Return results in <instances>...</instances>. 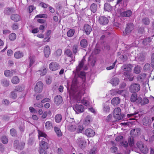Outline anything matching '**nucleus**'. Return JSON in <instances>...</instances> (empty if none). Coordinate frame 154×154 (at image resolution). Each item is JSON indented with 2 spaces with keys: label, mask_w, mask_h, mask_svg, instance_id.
<instances>
[{
  "label": "nucleus",
  "mask_w": 154,
  "mask_h": 154,
  "mask_svg": "<svg viewBox=\"0 0 154 154\" xmlns=\"http://www.w3.org/2000/svg\"><path fill=\"white\" fill-rule=\"evenodd\" d=\"M62 53V51L61 49H59L56 51L55 54L58 57L59 56L61 55Z\"/></svg>",
  "instance_id": "nucleus-58"
},
{
  "label": "nucleus",
  "mask_w": 154,
  "mask_h": 154,
  "mask_svg": "<svg viewBox=\"0 0 154 154\" xmlns=\"http://www.w3.org/2000/svg\"><path fill=\"white\" fill-rule=\"evenodd\" d=\"M80 45L82 47L85 48L87 45V42L86 39H82L80 42Z\"/></svg>",
  "instance_id": "nucleus-39"
},
{
  "label": "nucleus",
  "mask_w": 154,
  "mask_h": 154,
  "mask_svg": "<svg viewBox=\"0 0 154 154\" xmlns=\"http://www.w3.org/2000/svg\"><path fill=\"white\" fill-rule=\"evenodd\" d=\"M150 68V65L149 63H146L144 66L143 70L144 71H146L149 69Z\"/></svg>",
  "instance_id": "nucleus-56"
},
{
  "label": "nucleus",
  "mask_w": 154,
  "mask_h": 154,
  "mask_svg": "<svg viewBox=\"0 0 154 154\" xmlns=\"http://www.w3.org/2000/svg\"><path fill=\"white\" fill-rule=\"evenodd\" d=\"M121 114V109L119 107L116 108L113 112V116L116 120H119L123 118Z\"/></svg>",
  "instance_id": "nucleus-4"
},
{
  "label": "nucleus",
  "mask_w": 154,
  "mask_h": 154,
  "mask_svg": "<svg viewBox=\"0 0 154 154\" xmlns=\"http://www.w3.org/2000/svg\"><path fill=\"white\" fill-rule=\"evenodd\" d=\"M140 133V129L139 128H136L132 129L130 131L131 134L134 136L139 135Z\"/></svg>",
  "instance_id": "nucleus-15"
},
{
  "label": "nucleus",
  "mask_w": 154,
  "mask_h": 154,
  "mask_svg": "<svg viewBox=\"0 0 154 154\" xmlns=\"http://www.w3.org/2000/svg\"><path fill=\"white\" fill-rule=\"evenodd\" d=\"M55 120L57 123L60 122L62 119V116L60 114H57L55 117Z\"/></svg>",
  "instance_id": "nucleus-34"
},
{
  "label": "nucleus",
  "mask_w": 154,
  "mask_h": 154,
  "mask_svg": "<svg viewBox=\"0 0 154 154\" xmlns=\"http://www.w3.org/2000/svg\"><path fill=\"white\" fill-rule=\"evenodd\" d=\"M132 68V65L130 64H125L122 66L121 69L124 71H129Z\"/></svg>",
  "instance_id": "nucleus-22"
},
{
  "label": "nucleus",
  "mask_w": 154,
  "mask_h": 154,
  "mask_svg": "<svg viewBox=\"0 0 154 154\" xmlns=\"http://www.w3.org/2000/svg\"><path fill=\"white\" fill-rule=\"evenodd\" d=\"M142 22L143 24L147 25L150 23V21L149 18L144 17L142 19Z\"/></svg>",
  "instance_id": "nucleus-35"
},
{
  "label": "nucleus",
  "mask_w": 154,
  "mask_h": 154,
  "mask_svg": "<svg viewBox=\"0 0 154 154\" xmlns=\"http://www.w3.org/2000/svg\"><path fill=\"white\" fill-rule=\"evenodd\" d=\"M11 19L15 22H18L20 20L21 18L18 14H12L11 16Z\"/></svg>",
  "instance_id": "nucleus-17"
},
{
  "label": "nucleus",
  "mask_w": 154,
  "mask_h": 154,
  "mask_svg": "<svg viewBox=\"0 0 154 154\" xmlns=\"http://www.w3.org/2000/svg\"><path fill=\"white\" fill-rule=\"evenodd\" d=\"M14 56L15 58H21L23 56V54L20 51H18L15 53Z\"/></svg>",
  "instance_id": "nucleus-33"
},
{
  "label": "nucleus",
  "mask_w": 154,
  "mask_h": 154,
  "mask_svg": "<svg viewBox=\"0 0 154 154\" xmlns=\"http://www.w3.org/2000/svg\"><path fill=\"white\" fill-rule=\"evenodd\" d=\"M71 121L73 122H74L73 119H72ZM67 129L70 132L79 133L82 132L84 129V128L82 125H78L73 123H69L67 127Z\"/></svg>",
  "instance_id": "nucleus-2"
},
{
  "label": "nucleus",
  "mask_w": 154,
  "mask_h": 154,
  "mask_svg": "<svg viewBox=\"0 0 154 154\" xmlns=\"http://www.w3.org/2000/svg\"><path fill=\"white\" fill-rule=\"evenodd\" d=\"M11 81L13 84H16L19 82L20 79L17 76H15L12 78Z\"/></svg>",
  "instance_id": "nucleus-30"
},
{
  "label": "nucleus",
  "mask_w": 154,
  "mask_h": 154,
  "mask_svg": "<svg viewBox=\"0 0 154 154\" xmlns=\"http://www.w3.org/2000/svg\"><path fill=\"white\" fill-rule=\"evenodd\" d=\"M134 26L133 23H128L125 30L126 34H127L131 32L134 29Z\"/></svg>",
  "instance_id": "nucleus-14"
},
{
  "label": "nucleus",
  "mask_w": 154,
  "mask_h": 154,
  "mask_svg": "<svg viewBox=\"0 0 154 154\" xmlns=\"http://www.w3.org/2000/svg\"><path fill=\"white\" fill-rule=\"evenodd\" d=\"M38 132L39 143H42L43 141L44 143L48 142L49 138L47 135L45 133L40 131H38Z\"/></svg>",
  "instance_id": "nucleus-3"
},
{
  "label": "nucleus",
  "mask_w": 154,
  "mask_h": 154,
  "mask_svg": "<svg viewBox=\"0 0 154 154\" xmlns=\"http://www.w3.org/2000/svg\"><path fill=\"white\" fill-rule=\"evenodd\" d=\"M138 103H140L141 105H143L149 103V100L146 97L143 98L142 100L140 97H138Z\"/></svg>",
  "instance_id": "nucleus-16"
},
{
  "label": "nucleus",
  "mask_w": 154,
  "mask_h": 154,
  "mask_svg": "<svg viewBox=\"0 0 154 154\" xmlns=\"http://www.w3.org/2000/svg\"><path fill=\"white\" fill-rule=\"evenodd\" d=\"M97 9V6L95 4H92L91 6V11L93 13L96 12Z\"/></svg>",
  "instance_id": "nucleus-38"
},
{
  "label": "nucleus",
  "mask_w": 154,
  "mask_h": 154,
  "mask_svg": "<svg viewBox=\"0 0 154 154\" xmlns=\"http://www.w3.org/2000/svg\"><path fill=\"white\" fill-rule=\"evenodd\" d=\"M1 140L2 142L4 144L7 143L8 142V140L7 138L5 136H3L1 138Z\"/></svg>",
  "instance_id": "nucleus-50"
},
{
  "label": "nucleus",
  "mask_w": 154,
  "mask_h": 154,
  "mask_svg": "<svg viewBox=\"0 0 154 154\" xmlns=\"http://www.w3.org/2000/svg\"><path fill=\"white\" fill-rule=\"evenodd\" d=\"M136 145L137 146L139 149L143 147V146L144 145L141 141H138L137 142Z\"/></svg>",
  "instance_id": "nucleus-54"
},
{
  "label": "nucleus",
  "mask_w": 154,
  "mask_h": 154,
  "mask_svg": "<svg viewBox=\"0 0 154 154\" xmlns=\"http://www.w3.org/2000/svg\"><path fill=\"white\" fill-rule=\"evenodd\" d=\"M100 51V49L99 47H96L93 53L96 54H99Z\"/></svg>",
  "instance_id": "nucleus-49"
},
{
  "label": "nucleus",
  "mask_w": 154,
  "mask_h": 154,
  "mask_svg": "<svg viewBox=\"0 0 154 154\" xmlns=\"http://www.w3.org/2000/svg\"><path fill=\"white\" fill-rule=\"evenodd\" d=\"M140 86L138 84H132L129 87V91L131 93L138 92L140 90Z\"/></svg>",
  "instance_id": "nucleus-6"
},
{
  "label": "nucleus",
  "mask_w": 154,
  "mask_h": 154,
  "mask_svg": "<svg viewBox=\"0 0 154 154\" xmlns=\"http://www.w3.org/2000/svg\"><path fill=\"white\" fill-rule=\"evenodd\" d=\"M39 145L40 147V149H47L48 148V142L44 143L43 141L42 143H39Z\"/></svg>",
  "instance_id": "nucleus-26"
},
{
  "label": "nucleus",
  "mask_w": 154,
  "mask_h": 154,
  "mask_svg": "<svg viewBox=\"0 0 154 154\" xmlns=\"http://www.w3.org/2000/svg\"><path fill=\"white\" fill-rule=\"evenodd\" d=\"M74 110L77 113L82 112L84 111L83 106L82 105H76L75 107L73 108Z\"/></svg>",
  "instance_id": "nucleus-10"
},
{
  "label": "nucleus",
  "mask_w": 154,
  "mask_h": 154,
  "mask_svg": "<svg viewBox=\"0 0 154 154\" xmlns=\"http://www.w3.org/2000/svg\"><path fill=\"white\" fill-rule=\"evenodd\" d=\"M65 53L68 56V57H71L72 55V52L69 49H66V50Z\"/></svg>",
  "instance_id": "nucleus-53"
},
{
  "label": "nucleus",
  "mask_w": 154,
  "mask_h": 154,
  "mask_svg": "<svg viewBox=\"0 0 154 154\" xmlns=\"http://www.w3.org/2000/svg\"><path fill=\"white\" fill-rule=\"evenodd\" d=\"M44 51L45 57H48L50 54V49L48 45L45 46L44 48Z\"/></svg>",
  "instance_id": "nucleus-24"
},
{
  "label": "nucleus",
  "mask_w": 154,
  "mask_h": 154,
  "mask_svg": "<svg viewBox=\"0 0 154 154\" xmlns=\"http://www.w3.org/2000/svg\"><path fill=\"white\" fill-rule=\"evenodd\" d=\"M49 68L51 70L55 71L60 69V67L58 63L56 62H53L49 65Z\"/></svg>",
  "instance_id": "nucleus-8"
},
{
  "label": "nucleus",
  "mask_w": 154,
  "mask_h": 154,
  "mask_svg": "<svg viewBox=\"0 0 154 154\" xmlns=\"http://www.w3.org/2000/svg\"><path fill=\"white\" fill-rule=\"evenodd\" d=\"M140 149L141 152L144 154L147 153L148 152V149L145 145H144Z\"/></svg>",
  "instance_id": "nucleus-32"
},
{
  "label": "nucleus",
  "mask_w": 154,
  "mask_h": 154,
  "mask_svg": "<svg viewBox=\"0 0 154 154\" xmlns=\"http://www.w3.org/2000/svg\"><path fill=\"white\" fill-rule=\"evenodd\" d=\"M103 110L105 112H108L109 111L110 108L107 105V103L104 105Z\"/></svg>",
  "instance_id": "nucleus-41"
},
{
  "label": "nucleus",
  "mask_w": 154,
  "mask_h": 154,
  "mask_svg": "<svg viewBox=\"0 0 154 154\" xmlns=\"http://www.w3.org/2000/svg\"><path fill=\"white\" fill-rule=\"evenodd\" d=\"M134 139L132 137H130L128 140V143L130 146H132L134 145Z\"/></svg>",
  "instance_id": "nucleus-48"
},
{
  "label": "nucleus",
  "mask_w": 154,
  "mask_h": 154,
  "mask_svg": "<svg viewBox=\"0 0 154 154\" xmlns=\"http://www.w3.org/2000/svg\"><path fill=\"white\" fill-rule=\"evenodd\" d=\"M25 144L24 143H22L18 146L17 147V148L21 150L23 148Z\"/></svg>",
  "instance_id": "nucleus-59"
},
{
  "label": "nucleus",
  "mask_w": 154,
  "mask_h": 154,
  "mask_svg": "<svg viewBox=\"0 0 154 154\" xmlns=\"http://www.w3.org/2000/svg\"><path fill=\"white\" fill-rule=\"evenodd\" d=\"M123 137L122 136H119L116 137L115 139L116 140L117 142H121L123 140Z\"/></svg>",
  "instance_id": "nucleus-55"
},
{
  "label": "nucleus",
  "mask_w": 154,
  "mask_h": 154,
  "mask_svg": "<svg viewBox=\"0 0 154 154\" xmlns=\"http://www.w3.org/2000/svg\"><path fill=\"white\" fill-rule=\"evenodd\" d=\"M10 131L11 134L12 136H16V131L14 129L12 128L11 129Z\"/></svg>",
  "instance_id": "nucleus-51"
},
{
  "label": "nucleus",
  "mask_w": 154,
  "mask_h": 154,
  "mask_svg": "<svg viewBox=\"0 0 154 154\" xmlns=\"http://www.w3.org/2000/svg\"><path fill=\"white\" fill-rule=\"evenodd\" d=\"M84 29L86 34L87 35L89 34L92 30L91 27L88 24L85 25Z\"/></svg>",
  "instance_id": "nucleus-20"
},
{
  "label": "nucleus",
  "mask_w": 154,
  "mask_h": 154,
  "mask_svg": "<svg viewBox=\"0 0 154 154\" xmlns=\"http://www.w3.org/2000/svg\"><path fill=\"white\" fill-rule=\"evenodd\" d=\"M143 124L146 126H149L152 123V121L148 117H144L143 119Z\"/></svg>",
  "instance_id": "nucleus-18"
},
{
  "label": "nucleus",
  "mask_w": 154,
  "mask_h": 154,
  "mask_svg": "<svg viewBox=\"0 0 154 154\" xmlns=\"http://www.w3.org/2000/svg\"><path fill=\"white\" fill-rule=\"evenodd\" d=\"M117 148L116 146H113L110 148V151L111 152L116 153L117 151Z\"/></svg>",
  "instance_id": "nucleus-52"
},
{
  "label": "nucleus",
  "mask_w": 154,
  "mask_h": 154,
  "mask_svg": "<svg viewBox=\"0 0 154 154\" xmlns=\"http://www.w3.org/2000/svg\"><path fill=\"white\" fill-rule=\"evenodd\" d=\"M141 70L140 67L138 66H137L134 69V72L136 74H139L141 72Z\"/></svg>",
  "instance_id": "nucleus-40"
},
{
  "label": "nucleus",
  "mask_w": 154,
  "mask_h": 154,
  "mask_svg": "<svg viewBox=\"0 0 154 154\" xmlns=\"http://www.w3.org/2000/svg\"><path fill=\"white\" fill-rule=\"evenodd\" d=\"M98 22L100 24L105 25L108 23L109 20L106 17L103 16H100L99 17Z\"/></svg>",
  "instance_id": "nucleus-11"
},
{
  "label": "nucleus",
  "mask_w": 154,
  "mask_h": 154,
  "mask_svg": "<svg viewBox=\"0 0 154 154\" xmlns=\"http://www.w3.org/2000/svg\"><path fill=\"white\" fill-rule=\"evenodd\" d=\"M85 134L87 137H93L94 135L95 132L92 129L88 128L85 130Z\"/></svg>",
  "instance_id": "nucleus-12"
},
{
  "label": "nucleus",
  "mask_w": 154,
  "mask_h": 154,
  "mask_svg": "<svg viewBox=\"0 0 154 154\" xmlns=\"http://www.w3.org/2000/svg\"><path fill=\"white\" fill-rule=\"evenodd\" d=\"M121 145L125 147H127L128 145V144L126 141H122L121 142Z\"/></svg>",
  "instance_id": "nucleus-60"
},
{
  "label": "nucleus",
  "mask_w": 154,
  "mask_h": 154,
  "mask_svg": "<svg viewBox=\"0 0 154 154\" xmlns=\"http://www.w3.org/2000/svg\"><path fill=\"white\" fill-rule=\"evenodd\" d=\"M15 72V71L13 70L10 71L8 70H7L5 71L4 74L7 77H10L13 75V73Z\"/></svg>",
  "instance_id": "nucleus-21"
},
{
  "label": "nucleus",
  "mask_w": 154,
  "mask_h": 154,
  "mask_svg": "<svg viewBox=\"0 0 154 154\" xmlns=\"http://www.w3.org/2000/svg\"><path fill=\"white\" fill-rule=\"evenodd\" d=\"M48 16L46 14H39L37 15L35 17V18H47Z\"/></svg>",
  "instance_id": "nucleus-42"
},
{
  "label": "nucleus",
  "mask_w": 154,
  "mask_h": 154,
  "mask_svg": "<svg viewBox=\"0 0 154 154\" xmlns=\"http://www.w3.org/2000/svg\"><path fill=\"white\" fill-rule=\"evenodd\" d=\"M119 79L117 77H113L110 81V83L113 86H116L119 85Z\"/></svg>",
  "instance_id": "nucleus-13"
},
{
  "label": "nucleus",
  "mask_w": 154,
  "mask_h": 154,
  "mask_svg": "<svg viewBox=\"0 0 154 154\" xmlns=\"http://www.w3.org/2000/svg\"><path fill=\"white\" fill-rule=\"evenodd\" d=\"M77 84V79L76 78H74L72 82L71 89L69 92L70 96L74 97L75 99L77 100V103L81 102L85 106H89V102L85 98L83 99L80 102V100L81 97L84 93V91L83 89L80 90L79 88L78 87Z\"/></svg>",
  "instance_id": "nucleus-1"
},
{
  "label": "nucleus",
  "mask_w": 154,
  "mask_h": 154,
  "mask_svg": "<svg viewBox=\"0 0 154 154\" xmlns=\"http://www.w3.org/2000/svg\"><path fill=\"white\" fill-rule=\"evenodd\" d=\"M95 62V58H88V64L93 66H94Z\"/></svg>",
  "instance_id": "nucleus-37"
},
{
  "label": "nucleus",
  "mask_w": 154,
  "mask_h": 154,
  "mask_svg": "<svg viewBox=\"0 0 154 154\" xmlns=\"http://www.w3.org/2000/svg\"><path fill=\"white\" fill-rule=\"evenodd\" d=\"M138 97H137V94L134 93L132 94L131 97V101L132 102H134L137 101V102L138 103Z\"/></svg>",
  "instance_id": "nucleus-25"
},
{
  "label": "nucleus",
  "mask_w": 154,
  "mask_h": 154,
  "mask_svg": "<svg viewBox=\"0 0 154 154\" xmlns=\"http://www.w3.org/2000/svg\"><path fill=\"white\" fill-rule=\"evenodd\" d=\"M29 110L31 112H32L34 113H36L37 112V111L35 109L32 107H29Z\"/></svg>",
  "instance_id": "nucleus-62"
},
{
  "label": "nucleus",
  "mask_w": 154,
  "mask_h": 154,
  "mask_svg": "<svg viewBox=\"0 0 154 154\" xmlns=\"http://www.w3.org/2000/svg\"><path fill=\"white\" fill-rule=\"evenodd\" d=\"M43 84L42 82H38L36 84L35 87V92L39 93L41 92L42 90Z\"/></svg>",
  "instance_id": "nucleus-9"
},
{
  "label": "nucleus",
  "mask_w": 154,
  "mask_h": 154,
  "mask_svg": "<svg viewBox=\"0 0 154 154\" xmlns=\"http://www.w3.org/2000/svg\"><path fill=\"white\" fill-rule=\"evenodd\" d=\"M76 143L79 145V147L82 149H83L85 147L86 142L84 140V138L79 137L76 141Z\"/></svg>",
  "instance_id": "nucleus-7"
},
{
  "label": "nucleus",
  "mask_w": 154,
  "mask_h": 154,
  "mask_svg": "<svg viewBox=\"0 0 154 154\" xmlns=\"http://www.w3.org/2000/svg\"><path fill=\"white\" fill-rule=\"evenodd\" d=\"M2 84L5 87L8 86L9 84V82L5 79H3L2 80Z\"/></svg>",
  "instance_id": "nucleus-45"
},
{
  "label": "nucleus",
  "mask_w": 154,
  "mask_h": 154,
  "mask_svg": "<svg viewBox=\"0 0 154 154\" xmlns=\"http://www.w3.org/2000/svg\"><path fill=\"white\" fill-rule=\"evenodd\" d=\"M131 11L130 10H128L121 13L120 15L122 17H129L131 15Z\"/></svg>",
  "instance_id": "nucleus-23"
},
{
  "label": "nucleus",
  "mask_w": 154,
  "mask_h": 154,
  "mask_svg": "<svg viewBox=\"0 0 154 154\" xmlns=\"http://www.w3.org/2000/svg\"><path fill=\"white\" fill-rule=\"evenodd\" d=\"M120 102V100L118 97L113 98L111 100V103L114 105H116Z\"/></svg>",
  "instance_id": "nucleus-27"
},
{
  "label": "nucleus",
  "mask_w": 154,
  "mask_h": 154,
  "mask_svg": "<svg viewBox=\"0 0 154 154\" xmlns=\"http://www.w3.org/2000/svg\"><path fill=\"white\" fill-rule=\"evenodd\" d=\"M13 12V10L12 8H7L4 11V13L5 14H9L10 13L12 12Z\"/></svg>",
  "instance_id": "nucleus-47"
},
{
  "label": "nucleus",
  "mask_w": 154,
  "mask_h": 154,
  "mask_svg": "<svg viewBox=\"0 0 154 154\" xmlns=\"http://www.w3.org/2000/svg\"><path fill=\"white\" fill-rule=\"evenodd\" d=\"M9 38L11 41H14L16 38V35L15 33H12L9 35Z\"/></svg>",
  "instance_id": "nucleus-43"
},
{
  "label": "nucleus",
  "mask_w": 154,
  "mask_h": 154,
  "mask_svg": "<svg viewBox=\"0 0 154 154\" xmlns=\"http://www.w3.org/2000/svg\"><path fill=\"white\" fill-rule=\"evenodd\" d=\"M97 149L96 148H93L91 150L89 154H95Z\"/></svg>",
  "instance_id": "nucleus-64"
},
{
  "label": "nucleus",
  "mask_w": 154,
  "mask_h": 154,
  "mask_svg": "<svg viewBox=\"0 0 154 154\" xmlns=\"http://www.w3.org/2000/svg\"><path fill=\"white\" fill-rule=\"evenodd\" d=\"M51 82V78L50 77H47L46 80V83L48 85L50 84Z\"/></svg>",
  "instance_id": "nucleus-61"
},
{
  "label": "nucleus",
  "mask_w": 154,
  "mask_h": 154,
  "mask_svg": "<svg viewBox=\"0 0 154 154\" xmlns=\"http://www.w3.org/2000/svg\"><path fill=\"white\" fill-rule=\"evenodd\" d=\"M54 130L57 135L59 137H61L62 135V134L61 132L60 129L59 128L55 127L54 128Z\"/></svg>",
  "instance_id": "nucleus-29"
},
{
  "label": "nucleus",
  "mask_w": 154,
  "mask_h": 154,
  "mask_svg": "<svg viewBox=\"0 0 154 154\" xmlns=\"http://www.w3.org/2000/svg\"><path fill=\"white\" fill-rule=\"evenodd\" d=\"M86 60L84 58H83L82 60L79 62L78 66L76 67V70L78 72L82 69L87 70L88 68L87 66L85 65Z\"/></svg>",
  "instance_id": "nucleus-5"
},
{
  "label": "nucleus",
  "mask_w": 154,
  "mask_h": 154,
  "mask_svg": "<svg viewBox=\"0 0 154 154\" xmlns=\"http://www.w3.org/2000/svg\"><path fill=\"white\" fill-rule=\"evenodd\" d=\"M54 101L56 104H60L63 101L62 98L60 95H57L55 97Z\"/></svg>",
  "instance_id": "nucleus-19"
},
{
  "label": "nucleus",
  "mask_w": 154,
  "mask_h": 154,
  "mask_svg": "<svg viewBox=\"0 0 154 154\" xmlns=\"http://www.w3.org/2000/svg\"><path fill=\"white\" fill-rule=\"evenodd\" d=\"M151 39L150 38H147L144 39L142 43L143 45H148L151 42Z\"/></svg>",
  "instance_id": "nucleus-36"
},
{
  "label": "nucleus",
  "mask_w": 154,
  "mask_h": 154,
  "mask_svg": "<svg viewBox=\"0 0 154 154\" xmlns=\"http://www.w3.org/2000/svg\"><path fill=\"white\" fill-rule=\"evenodd\" d=\"M111 7L108 3H105L104 5V9L106 11H109L111 10Z\"/></svg>",
  "instance_id": "nucleus-44"
},
{
  "label": "nucleus",
  "mask_w": 154,
  "mask_h": 154,
  "mask_svg": "<svg viewBox=\"0 0 154 154\" xmlns=\"http://www.w3.org/2000/svg\"><path fill=\"white\" fill-rule=\"evenodd\" d=\"M72 59V58H65V63L68 64L73 63L74 61Z\"/></svg>",
  "instance_id": "nucleus-46"
},
{
  "label": "nucleus",
  "mask_w": 154,
  "mask_h": 154,
  "mask_svg": "<svg viewBox=\"0 0 154 154\" xmlns=\"http://www.w3.org/2000/svg\"><path fill=\"white\" fill-rule=\"evenodd\" d=\"M19 25L17 23H14L12 26L11 27L13 30H16L18 28Z\"/></svg>",
  "instance_id": "nucleus-57"
},
{
  "label": "nucleus",
  "mask_w": 154,
  "mask_h": 154,
  "mask_svg": "<svg viewBox=\"0 0 154 154\" xmlns=\"http://www.w3.org/2000/svg\"><path fill=\"white\" fill-rule=\"evenodd\" d=\"M46 150L45 149H40L39 151L40 154H47Z\"/></svg>",
  "instance_id": "nucleus-63"
},
{
  "label": "nucleus",
  "mask_w": 154,
  "mask_h": 154,
  "mask_svg": "<svg viewBox=\"0 0 154 154\" xmlns=\"http://www.w3.org/2000/svg\"><path fill=\"white\" fill-rule=\"evenodd\" d=\"M45 127L46 129L50 130L53 128V125L52 123L50 121H47L45 123Z\"/></svg>",
  "instance_id": "nucleus-28"
},
{
  "label": "nucleus",
  "mask_w": 154,
  "mask_h": 154,
  "mask_svg": "<svg viewBox=\"0 0 154 154\" xmlns=\"http://www.w3.org/2000/svg\"><path fill=\"white\" fill-rule=\"evenodd\" d=\"M75 30L74 29H69L67 33V36L69 37H72L75 32Z\"/></svg>",
  "instance_id": "nucleus-31"
}]
</instances>
